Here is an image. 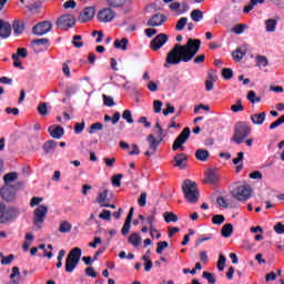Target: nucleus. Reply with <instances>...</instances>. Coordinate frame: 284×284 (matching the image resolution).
Instances as JSON below:
<instances>
[{"label": "nucleus", "mask_w": 284, "mask_h": 284, "mask_svg": "<svg viewBox=\"0 0 284 284\" xmlns=\"http://www.w3.org/2000/svg\"><path fill=\"white\" fill-rule=\"evenodd\" d=\"M219 181H221V175H219V173H216L214 171H209L205 174L204 183L214 184V183H219Z\"/></svg>", "instance_id": "nucleus-26"}, {"label": "nucleus", "mask_w": 284, "mask_h": 284, "mask_svg": "<svg viewBox=\"0 0 284 284\" xmlns=\"http://www.w3.org/2000/svg\"><path fill=\"white\" fill-rule=\"evenodd\" d=\"M270 62L267 61V57L265 55H257L256 57V65L257 68H267Z\"/></svg>", "instance_id": "nucleus-39"}, {"label": "nucleus", "mask_w": 284, "mask_h": 284, "mask_svg": "<svg viewBox=\"0 0 284 284\" xmlns=\"http://www.w3.org/2000/svg\"><path fill=\"white\" fill-rule=\"evenodd\" d=\"M148 203V193H141L140 197L138 199V205L140 207H145Z\"/></svg>", "instance_id": "nucleus-50"}, {"label": "nucleus", "mask_w": 284, "mask_h": 284, "mask_svg": "<svg viewBox=\"0 0 284 284\" xmlns=\"http://www.w3.org/2000/svg\"><path fill=\"white\" fill-rule=\"evenodd\" d=\"M246 99L250 103H261V97H256V92L254 91H248Z\"/></svg>", "instance_id": "nucleus-40"}, {"label": "nucleus", "mask_w": 284, "mask_h": 284, "mask_svg": "<svg viewBox=\"0 0 284 284\" xmlns=\"http://www.w3.org/2000/svg\"><path fill=\"white\" fill-rule=\"evenodd\" d=\"M250 27H247V24L245 23H240V24H236L234 26L231 31L234 33V34H243V32H245V30H248Z\"/></svg>", "instance_id": "nucleus-37"}, {"label": "nucleus", "mask_w": 284, "mask_h": 284, "mask_svg": "<svg viewBox=\"0 0 284 284\" xmlns=\"http://www.w3.org/2000/svg\"><path fill=\"white\" fill-rule=\"evenodd\" d=\"M182 190L187 203H196L199 201V187H196V182L185 180L182 185Z\"/></svg>", "instance_id": "nucleus-3"}, {"label": "nucleus", "mask_w": 284, "mask_h": 284, "mask_svg": "<svg viewBox=\"0 0 284 284\" xmlns=\"http://www.w3.org/2000/svg\"><path fill=\"white\" fill-rule=\"evenodd\" d=\"M141 235H139V233H132L130 236H129V243L131 245H133V247H139L141 245Z\"/></svg>", "instance_id": "nucleus-29"}, {"label": "nucleus", "mask_w": 284, "mask_h": 284, "mask_svg": "<svg viewBox=\"0 0 284 284\" xmlns=\"http://www.w3.org/2000/svg\"><path fill=\"white\" fill-rule=\"evenodd\" d=\"M192 21H195V23H199L200 21H203V11L199 9H194L190 14Z\"/></svg>", "instance_id": "nucleus-36"}, {"label": "nucleus", "mask_w": 284, "mask_h": 284, "mask_svg": "<svg viewBox=\"0 0 284 284\" xmlns=\"http://www.w3.org/2000/svg\"><path fill=\"white\" fill-rule=\"evenodd\" d=\"M103 101H104V105H106V108L114 106V98L103 94Z\"/></svg>", "instance_id": "nucleus-52"}, {"label": "nucleus", "mask_w": 284, "mask_h": 284, "mask_svg": "<svg viewBox=\"0 0 284 284\" xmlns=\"http://www.w3.org/2000/svg\"><path fill=\"white\" fill-rule=\"evenodd\" d=\"M95 14L97 9L94 7H87L81 11L79 21H81V23H88V21H92L94 19Z\"/></svg>", "instance_id": "nucleus-15"}, {"label": "nucleus", "mask_w": 284, "mask_h": 284, "mask_svg": "<svg viewBox=\"0 0 284 284\" xmlns=\"http://www.w3.org/2000/svg\"><path fill=\"white\" fill-rule=\"evenodd\" d=\"M150 234L152 239H161V233H159V230H156V226L149 227Z\"/></svg>", "instance_id": "nucleus-61"}, {"label": "nucleus", "mask_w": 284, "mask_h": 284, "mask_svg": "<svg viewBox=\"0 0 284 284\" xmlns=\"http://www.w3.org/2000/svg\"><path fill=\"white\" fill-rule=\"evenodd\" d=\"M274 232L276 234H284V225L283 223L278 222L275 226H274Z\"/></svg>", "instance_id": "nucleus-63"}, {"label": "nucleus", "mask_w": 284, "mask_h": 284, "mask_svg": "<svg viewBox=\"0 0 284 284\" xmlns=\"http://www.w3.org/2000/svg\"><path fill=\"white\" fill-rule=\"evenodd\" d=\"M122 119H124L126 123H134V119H132V111L130 110H124L122 114Z\"/></svg>", "instance_id": "nucleus-49"}, {"label": "nucleus", "mask_w": 284, "mask_h": 284, "mask_svg": "<svg viewBox=\"0 0 284 284\" xmlns=\"http://www.w3.org/2000/svg\"><path fill=\"white\" fill-rule=\"evenodd\" d=\"M114 17H116V13L111 8H103L97 14L100 23H111V21H114Z\"/></svg>", "instance_id": "nucleus-10"}, {"label": "nucleus", "mask_w": 284, "mask_h": 284, "mask_svg": "<svg viewBox=\"0 0 284 284\" xmlns=\"http://www.w3.org/2000/svg\"><path fill=\"white\" fill-rule=\"evenodd\" d=\"M19 216V211L14 207H6L4 203H0V223L7 225V223H12L14 219Z\"/></svg>", "instance_id": "nucleus-6"}, {"label": "nucleus", "mask_w": 284, "mask_h": 284, "mask_svg": "<svg viewBox=\"0 0 284 284\" xmlns=\"http://www.w3.org/2000/svg\"><path fill=\"white\" fill-rule=\"evenodd\" d=\"M251 132H252V129L250 128V125H247V123L239 122L235 125V133L233 135V141L237 143V145H241V143H243V141H245V139L250 136Z\"/></svg>", "instance_id": "nucleus-5"}, {"label": "nucleus", "mask_w": 284, "mask_h": 284, "mask_svg": "<svg viewBox=\"0 0 284 284\" xmlns=\"http://www.w3.org/2000/svg\"><path fill=\"white\" fill-rule=\"evenodd\" d=\"M256 8V0H251L247 6L244 7V12L247 14V12H252Z\"/></svg>", "instance_id": "nucleus-60"}, {"label": "nucleus", "mask_w": 284, "mask_h": 284, "mask_svg": "<svg viewBox=\"0 0 284 284\" xmlns=\"http://www.w3.org/2000/svg\"><path fill=\"white\" fill-rule=\"evenodd\" d=\"M170 38L165 33L158 34L150 43L151 50L153 52H156L158 50H161L166 43Z\"/></svg>", "instance_id": "nucleus-12"}, {"label": "nucleus", "mask_w": 284, "mask_h": 284, "mask_svg": "<svg viewBox=\"0 0 284 284\" xmlns=\"http://www.w3.org/2000/svg\"><path fill=\"white\" fill-rule=\"evenodd\" d=\"M195 159L197 161H207L210 159V152L205 149H200L195 152Z\"/></svg>", "instance_id": "nucleus-31"}, {"label": "nucleus", "mask_w": 284, "mask_h": 284, "mask_svg": "<svg viewBox=\"0 0 284 284\" xmlns=\"http://www.w3.org/2000/svg\"><path fill=\"white\" fill-rule=\"evenodd\" d=\"M38 250H42L43 254H44V256H47V258H52V256H53V254H52V250H53L52 244H49L48 247H45V244H40L38 246Z\"/></svg>", "instance_id": "nucleus-35"}, {"label": "nucleus", "mask_w": 284, "mask_h": 284, "mask_svg": "<svg viewBox=\"0 0 284 284\" xmlns=\"http://www.w3.org/2000/svg\"><path fill=\"white\" fill-rule=\"evenodd\" d=\"M146 141L149 143V150H146L144 154L150 158L153 156V154H156V150L159 149V145H161V141H163V136L158 140L154 135L150 134L146 136Z\"/></svg>", "instance_id": "nucleus-11"}, {"label": "nucleus", "mask_w": 284, "mask_h": 284, "mask_svg": "<svg viewBox=\"0 0 284 284\" xmlns=\"http://www.w3.org/2000/svg\"><path fill=\"white\" fill-rule=\"evenodd\" d=\"M243 159H244V153L243 152H239L237 153V158L233 159V164L237 165L236 166V172H241L243 170Z\"/></svg>", "instance_id": "nucleus-34"}, {"label": "nucleus", "mask_w": 284, "mask_h": 284, "mask_svg": "<svg viewBox=\"0 0 284 284\" xmlns=\"http://www.w3.org/2000/svg\"><path fill=\"white\" fill-rule=\"evenodd\" d=\"M128 38H122L121 40H115L114 41V48H116V50H128Z\"/></svg>", "instance_id": "nucleus-33"}, {"label": "nucleus", "mask_w": 284, "mask_h": 284, "mask_svg": "<svg viewBox=\"0 0 284 284\" xmlns=\"http://www.w3.org/2000/svg\"><path fill=\"white\" fill-rule=\"evenodd\" d=\"M54 148H57V142H54L53 140L45 142L43 145V150H44L45 154H50V152H52V150H54Z\"/></svg>", "instance_id": "nucleus-41"}, {"label": "nucleus", "mask_w": 284, "mask_h": 284, "mask_svg": "<svg viewBox=\"0 0 284 284\" xmlns=\"http://www.w3.org/2000/svg\"><path fill=\"white\" fill-rule=\"evenodd\" d=\"M222 77L226 80H230L232 79V77H234V72L232 71V69H223Z\"/></svg>", "instance_id": "nucleus-59"}, {"label": "nucleus", "mask_w": 284, "mask_h": 284, "mask_svg": "<svg viewBox=\"0 0 284 284\" xmlns=\"http://www.w3.org/2000/svg\"><path fill=\"white\" fill-rule=\"evenodd\" d=\"M231 110L234 113H237V112H243V110H245V108L243 106V102L241 100H237L235 102V104L231 105Z\"/></svg>", "instance_id": "nucleus-43"}, {"label": "nucleus", "mask_w": 284, "mask_h": 284, "mask_svg": "<svg viewBox=\"0 0 284 284\" xmlns=\"http://www.w3.org/2000/svg\"><path fill=\"white\" fill-rule=\"evenodd\" d=\"M18 180H19V173H17V172L7 173L3 176L4 185H17V187H19L20 185H23L22 182H18L17 184H12Z\"/></svg>", "instance_id": "nucleus-20"}, {"label": "nucleus", "mask_w": 284, "mask_h": 284, "mask_svg": "<svg viewBox=\"0 0 284 284\" xmlns=\"http://www.w3.org/2000/svg\"><path fill=\"white\" fill-rule=\"evenodd\" d=\"M103 130V124L101 122H97L90 125L89 134H92L93 132H97Z\"/></svg>", "instance_id": "nucleus-48"}, {"label": "nucleus", "mask_w": 284, "mask_h": 284, "mask_svg": "<svg viewBox=\"0 0 284 284\" xmlns=\"http://www.w3.org/2000/svg\"><path fill=\"white\" fill-rule=\"evenodd\" d=\"M13 32L14 34H21V32H23V26H21L19 21L13 22Z\"/></svg>", "instance_id": "nucleus-58"}, {"label": "nucleus", "mask_w": 284, "mask_h": 284, "mask_svg": "<svg viewBox=\"0 0 284 284\" xmlns=\"http://www.w3.org/2000/svg\"><path fill=\"white\" fill-rule=\"evenodd\" d=\"M232 195L237 201H247L252 196V187L247 184H242L233 189Z\"/></svg>", "instance_id": "nucleus-7"}, {"label": "nucleus", "mask_w": 284, "mask_h": 284, "mask_svg": "<svg viewBox=\"0 0 284 284\" xmlns=\"http://www.w3.org/2000/svg\"><path fill=\"white\" fill-rule=\"evenodd\" d=\"M48 132L52 139H61V136L64 134L63 128L54 125L49 126Z\"/></svg>", "instance_id": "nucleus-27"}, {"label": "nucleus", "mask_w": 284, "mask_h": 284, "mask_svg": "<svg viewBox=\"0 0 284 284\" xmlns=\"http://www.w3.org/2000/svg\"><path fill=\"white\" fill-rule=\"evenodd\" d=\"M73 45H74V48H83V42L81 41V36L73 37Z\"/></svg>", "instance_id": "nucleus-62"}, {"label": "nucleus", "mask_w": 284, "mask_h": 284, "mask_svg": "<svg viewBox=\"0 0 284 284\" xmlns=\"http://www.w3.org/2000/svg\"><path fill=\"white\" fill-rule=\"evenodd\" d=\"M278 22H276L275 19H267L265 20V30L266 32H276V26Z\"/></svg>", "instance_id": "nucleus-30"}, {"label": "nucleus", "mask_w": 284, "mask_h": 284, "mask_svg": "<svg viewBox=\"0 0 284 284\" xmlns=\"http://www.w3.org/2000/svg\"><path fill=\"white\" fill-rule=\"evenodd\" d=\"M52 30V22L42 21L33 27V34L38 37H43V34H48Z\"/></svg>", "instance_id": "nucleus-13"}, {"label": "nucleus", "mask_w": 284, "mask_h": 284, "mask_svg": "<svg viewBox=\"0 0 284 284\" xmlns=\"http://www.w3.org/2000/svg\"><path fill=\"white\" fill-rule=\"evenodd\" d=\"M169 9L178 16L185 14V12L190 10V3H187V1L173 2L169 6Z\"/></svg>", "instance_id": "nucleus-14"}, {"label": "nucleus", "mask_w": 284, "mask_h": 284, "mask_svg": "<svg viewBox=\"0 0 284 284\" xmlns=\"http://www.w3.org/2000/svg\"><path fill=\"white\" fill-rule=\"evenodd\" d=\"M265 119H267V113L265 111L251 114L253 125H263V123H265Z\"/></svg>", "instance_id": "nucleus-23"}, {"label": "nucleus", "mask_w": 284, "mask_h": 284, "mask_svg": "<svg viewBox=\"0 0 284 284\" xmlns=\"http://www.w3.org/2000/svg\"><path fill=\"white\" fill-rule=\"evenodd\" d=\"M32 44L34 45V50L37 52H41V50H48L50 47V40L45 38L36 39L32 41Z\"/></svg>", "instance_id": "nucleus-22"}, {"label": "nucleus", "mask_w": 284, "mask_h": 284, "mask_svg": "<svg viewBox=\"0 0 284 284\" xmlns=\"http://www.w3.org/2000/svg\"><path fill=\"white\" fill-rule=\"evenodd\" d=\"M247 54V44H241L235 51H233V60L237 63L243 60V57Z\"/></svg>", "instance_id": "nucleus-21"}, {"label": "nucleus", "mask_w": 284, "mask_h": 284, "mask_svg": "<svg viewBox=\"0 0 284 284\" xmlns=\"http://www.w3.org/2000/svg\"><path fill=\"white\" fill-rule=\"evenodd\" d=\"M38 112H39V114H41V116H48V104L40 103L38 105Z\"/></svg>", "instance_id": "nucleus-51"}, {"label": "nucleus", "mask_w": 284, "mask_h": 284, "mask_svg": "<svg viewBox=\"0 0 284 284\" xmlns=\"http://www.w3.org/2000/svg\"><path fill=\"white\" fill-rule=\"evenodd\" d=\"M164 220L166 221V223H176L179 221V217L172 212H165Z\"/></svg>", "instance_id": "nucleus-42"}, {"label": "nucleus", "mask_w": 284, "mask_h": 284, "mask_svg": "<svg viewBox=\"0 0 284 284\" xmlns=\"http://www.w3.org/2000/svg\"><path fill=\"white\" fill-rule=\"evenodd\" d=\"M23 277H21V271H19V266H13L11 274L9 275V282L7 284H21Z\"/></svg>", "instance_id": "nucleus-19"}, {"label": "nucleus", "mask_w": 284, "mask_h": 284, "mask_svg": "<svg viewBox=\"0 0 284 284\" xmlns=\"http://www.w3.org/2000/svg\"><path fill=\"white\" fill-rule=\"evenodd\" d=\"M74 16L72 14H65L58 19V26L61 28V30H68V28H72L75 23Z\"/></svg>", "instance_id": "nucleus-16"}, {"label": "nucleus", "mask_w": 284, "mask_h": 284, "mask_svg": "<svg viewBox=\"0 0 284 284\" xmlns=\"http://www.w3.org/2000/svg\"><path fill=\"white\" fill-rule=\"evenodd\" d=\"M17 190H19V186L17 185H3L0 189V195L3 199V201H14L17 199Z\"/></svg>", "instance_id": "nucleus-9"}, {"label": "nucleus", "mask_w": 284, "mask_h": 284, "mask_svg": "<svg viewBox=\"0 0 284 284\" xmlns=\"http://www.w3.org/2000/svg\"><path fill=\"white\" fill-rule=\"evenodd\" d=\"M234 232V226L232 224H224L222 227V236L224 239H230L232 236V233Z\"/></svg>", "instance_id": "nucleus-32"}, {"label": "nucleus", "mask_w": 284, "mask_h": 284, "mask_svg": "<svg viewBox=\"0 0 284 284\" xmlns=\"http://www.w3.org/2000/svg\"><path fill=\"white\" fill-rule=\"evenodd\" d=\"M79 261H81V248L74 247L72 248L65 260V272L71 274L77 270V265H79Z\"/></svg>", "instance_id": "nucleus-4"}, {"label": "nucleus", "mask_w": 284, "mask_h": 284, "mask_svg": "<svg viewBox=\"0 0 284 284\" xmlns=\"http://www.w3.org/2000/svg\"><path fill=\"white\" fill-rule=\"evenodd\" d=\"M185 26H187V18H180L175 26V30H178L180 32L181 30H183L185 28Z\"/></svg>", "instance_id": "nucleus-45"}, {"label": "nucleus", "mask_w": 284, "mask_h": 284, "mask_svg": "<svg viewBox=\"0 0 284 284\" xmlns=\"http://www.w3.org/2000/svg\"><path fill=\"white\" fill-rule=\"evenodd\" d=\"M64 10H74L77 8V2L74 0H69L63 3Z\"/></svg>", "instance_id": "nucleus-55"}, {"label": "nucleus", "mask_w": 284, "mask_h": 284, "mask_svg": "<svg viewBox=\"0 0 284 284\" xmlns=\"http://www.w3.org/2000/svg\"><path fill=\"white\" fill-rule=\"evenodd\" d=\"M213 225H223L225 223V216L217 214L212 217Z\"/></svg>", "instance_id": "nucleus-44"}, {"label": "nucleus", "mask_w": 284, "mask_h": 284, "mask_svg": "<svg viewBox=\"0 0 284 284\" xmlns=\"http://www.w3.org/2000/svg\"><path fill=\"white\" fill-rule=\"evenodd\" d=\"M187 166V155L185 153H179L173 158V168H180L185 170Z\"/></svg>", "instance_id": "nucleus-18"}, {"label": "nucleus", "mask_w": 284, "mask_h": 284, "mask_svg": "<svg viewBox=\"0 0 284 284\" xmlns=\"http://www.w3.org/2000/svg\"><path fill=\"white\" fill-rule=\"evenodd\" d=\"M59 232L61 234H67L68 232H72V224L68 221H63L60 223Z\"/></svg>", "instance_id": "nucleus-38"}, {"label": "nucleus", "mask_w": 284, "mask_h": 284, "mask_svg": "<svg viewBox=\"0 0 284 284\" xmlns=\"http://www.w3.org/2000/svg\"><path fill=\"white\" fill-rule=\"evenodd\" d=\"M43 203V197H32L30 201V207H36L33 211V225L37 230L43 229V223H45V217L48 216V205Z\"/></svg>", "instance_id": "nucleus-2"}, {"label": "nucleus", "mask_w": 284, "mask_h": 284, "mask_svg": "<svg viewBox=\"0 0 284 284\" xmlns=\"http://www.w3.org/2000/svg\"><path fill=\"white\" fill-rule=\"evenodd\" d=\"M97 203H99L100 207H106L110 200H108V190L100 192L97 196Z\"/></svg>", "instance_id": "nucleus-28"}, {"label": "nucleus", "mask_w": 284, "mask_h": 284, "mask_svg": "<svg viewBox=\"0 0 284 284\" xmlns=\"http://www.w3.org/2000/svg\"><path fill=\"white\" fill-rule=\"evenodd\" d=\"M99 217L102 219V221H110L112 219V213L109 210H103Z\"/></svg>", "instance_id": "nucleus-54"}, {"label": "nucleus", "mask_w": 284, "mask_h": 284, "mask_svg": "<svg viewBox=\"0 0 284 284\" xmlns=\"http://www.w3.org/2000/svg\"><path fill=\"white\" fill-rule=\"evenodd\" d=\"M154 223H156V209H153L149 212L142 225L154 227Z\"/></svg>", "instance_id": "nucleus-25"}, {"label": "nucleus", "mask_w": 284, "mask_h": 284, "mask_svg": "<svg viewBox=\"0 0 284 284\" xmlns=\"http://www.w3.org/2000/svg\"><path fill=\"white\" fill-rule=\"evenodd\" d=\"M203 278H205L207 281V283L210 284H214L216 283V278L214 277V274L210 273V272H203L202 274Z\"/></svg>", "instance_id": "nucleus-47"}, {"label": "nucleus", "mask_w": 284, "mask_h": 284, "mask_svg": "<svg viewBox=\"0 0 284 284\" xmlns=\"http://www.w3.org/2000/svg\"><path fill=\"white\" fill-rule=\"evenodd\" d=\"M106 3L111 8H121L125 3V0H106Z\"/></svg>", "instance_id": "nucleus-46"}, {"label": "nucleus", "mask_w": 284, "mask_h": 284, "mask_svg": "<svg viewBox=\"0 0 284 284\" xmlns=\"http://www.w3.org/2000/svg\"><path fill=\"white\" fill-rule=\"evenodd\" d=\"M168 245L169 244L166 241L159 242L158 248H156V254H163V250H166Z\"/></svg>", "instance_id": "nucleus-56"}, {"label": "nucleus", "mask_w": 284, "mask_h": 284, "mask_svg": "<svg viewBox=\"0 0 284 284\" xmlns=\"http://www.w3.org/2000/svg\"><path fill=\"white\" fill-rule=\"evenodd\" d=\"M216 201H217V205H220V207H227L229 206L227 200L223 196H219Z\"/></svg>", "instance_id": "nucleus-64"}, {"label": "nucleus", "mask_w": 284, "mask_h": 284, "mask_svg": "<svg viewBox=\"0 0 284 284\" xmlns=\"http://www.w3.org/2000/svg\"><path fill=\"white\" fill-rule=\"evenodd\" d=\"M187 139H190V128L183 129V131L178 135V138L173 142V152H178V150H180V152H183V150H185V146H183V144L187 142Z\"/></svg>", "instance_id": "nucleus-8"}, {"label": "nucleus", "mask_w": 284, "mask_h": 284, "mask_svg": "<svg viewBox=\"0 0 284 284\" xmlns=\"http://www.w3.org/2000/svg\"><path fill=\"white\" fill-rule=\"evenodd\" d=\"M162 108H163V102L161 100L153 101V111L155 112V114H159V112H161Z\"/></svg>", "instance_id": "nucleus-53"}, {"label": "nucleus", "mask_w": 284, "mask_h": 284, "mask_svg": "<svg viewBox=\"0 0 284 284\" xmlns=\"http://www.w3.org/2000/svg\"><path fill=\"white\" fill-rule=\"evenodd\" d=\"M10 34H12V27L8 22L0 20V37L8 39Z\"/></svg>", "instance_id": "nucleus-24"}, {"label": "nucleus", "mask_w": 284, "mask_h": 284, "mask_svg": "<svg viewBox=\"0 0 284 284\" xmlns=\"http://www.w3.org/2000/svg\"><path fill=\"white\" fill-rule=\"evenodd\" d=\"M165 21H168V17H165V14L155 13L149 19L148 26H150L151 28H159V27L163 26V23H165Z\"/></svg>", "instance_id": "nucleus-17"}, {"label": "nucleus", "mask_w": 284, "mask_h": 284, "mask_svg": "<svg viewBox=\"0 0 284 284\" xmlns=\"http://www.w3.org/2000/svg\"><path fill=\"white\" fill-rule=\"evenodd\" d=\"M225 257L223 255H220L219 261H217V270L220 272H223L225 270Z\"/></svg>", "instance_id": "nucleus-57"}, {"label": "nucleus", "mask_w": 284, "mask_h": 284, "mask_svg": "<svg viewBox=\"0 0 284 284\" xmlns=\"http://www.w3.org/2000/svg\"><path fill=\"white\" fill-rule=\"evenodd\" d=\"M201 50V40L189 39L185 44H175L166 54L164 68L169 69L179 63H187L196 57Z\"/></svg>", "instance_id": "nucleus-1"}]
</instances>
